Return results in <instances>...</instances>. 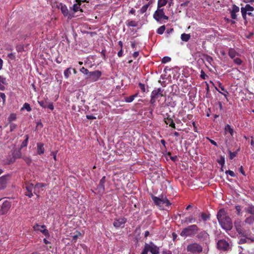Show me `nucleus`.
Returning <instances> with one entry per match:
<instances>
[{
  "instance_id": "nucleus-1",
  "label": "nucleus",
  "mask_w": 254,
  "mask_h": 254,
  "mask_svg": "<svg viewBox=\"0 0 254 254\" xmlns=\"http://www.w3.org/2000/svg\"><path fill=\"white\" fill-rule=\"evenodd\" d=\"M217 218L221 227L226 230H230L233 227V223L231 218L227 215L224 208L219 210L217 214Z\"/></svg>"
},
{
  "instance_id": "nucleus-2",
  "label": "nucleus",
  "mask_w": 254,
  "mask_h": 254,
  "mask_svg": "<svg viewBox=\"0 0 254 254\" xmlns=\"http://www.w3.org/2000/svg\"><path fill=\"white\" fill-rule=\"evenodd\" d=\"M199 230V228L196 224H192L183 229L180 235L184 237H192L195 235Z\"/></svg>"
},
{
  "instance_id": "nucleus-3",
  "label": "nucleus",
  "mask_w": 254,
  "mask_h": 254,
  "mask_svg": "<svg viewBox=\"0 0 254 254\" xmlns=\"http://www.w3.org/2000/svg\"><path fill=\"white\" fill-rule=\"evenodd\" d=\"M151 196L155 204L158 206L160 209H164L163 204H166L167 206L171 205V203L165 195L161 194L159 197H157L151 194Z\"/></svg>"
},
{
  "instance_id": "nucleus-4",
  "label": "nucleus",
  "mask_w": 254,
  "mask_h": 254,
  "mask_svg": "<svg viewBox=\"0 0 254 254\" xmlns=\"http://www.w3.org/2000/svg\"><path fill=\"white\" fill-rule=\"evenodd\" d=\"M187 251L193 254H199L202 252L203 247L199 243H193L187 246Z\"/></svg>"
},
{
  "instance_id": "nucleus-5",
  "label": "nucleus",
  "mask_w": 254,
  "mask_h": 254,
  "mask_svg": "<svg viewBox=\"0 0 254 254\" xmlns=\"http://www.w3.org/2000/svg\"><path fill=\"white\" fill-rule=\"evenodd\" d=\"M254 10V7L249 4H247L245 7H242L241 11L243 19L245 20H247V14L250 16H254V15L252 13V11Z\"/></svg>"
},
{
  "instance_id": "nucleus-6",
  "label": "nucleus",
  "mask_w": 254,
  "mask_h": 254,
  "mask_svg": "<svg viewBox=\"0 0 254 254\" xmlns=\"http://www.w3.org/2000/svg\"><path fill=\"white\" fill-rule=\"evenodd\" d=\"M146 250L147 254L149 251L152 254H159V248L155 245L153 243L151 242L150 244L145 243L144 249Z\"/></svg>"
},
{
  "instance_id": "nucleus-7",
  "label": "nucleus",
  "mask_w": 254,
  "mask_h": 254,
  "mask_svg": "<svg viewBox=\"0 0 254 254\" xmlns=\"http://www.w3.org/2000/svg\"><path fill=\"white\" fill-rule=\"evenodd\" d=\"M196 238L201 242H205L208 240L209 238V235L208 233L204 230H202L197 232L196 234Z\"/></svg>"
},
{
  "instance_id": "nucleus-8",
  "label": "nucleus",
  "mask_w": 254,
  "mask_h": 254,
  "mask_svg": "<svg viewBox=\"0 0 254 254\" xmlns=\"http://www.w3.org/2000/svg\"><path fill=\"white\" fill-rule=\"evenodd\" d=\"M217 248L223 251H226L230 249L229 244L225 240L222 239L218 241L217 244Z\"/></svg>"
},
{
  "instance_id": "nucleus-9",
  "label": "nucleus",
  "mask_w": 254,
  "mask_h": 254,
  "mask_svg": "<svg viewBox=\"0 0 254 254\" xmlns=\"http://www.w3.org/2000/svg\"><path fill=\"white\" fill-rule=\"evenodd\" d=\"M127 222V219L124 217L116 218L113 222V226L116 228H124L125 224Z\"/></svg>"
},
{
  "instance_id": "nucleus-10",
  "label": "nucleus",
  "mask_w": 254,
  "mask_h": 254,
  "mask_svg": "<svg viewBox=\"0 0 254 254\" xmlns=\"http://www.w3.org/2000/svg\"><path fill=\"white\" fill-rule=\"evenodd\" d=\"M101 74V72L99 70L90 71L89 75L86 77V79H89L92 82L96 81L99 79Z\"/></svg>"
},
{
  "instance_id": "nucleus-11",
  "label": "nucleus",
  "mask_w": 254,
  "mask_h": 254,
  "mask_svg": "<svg viewBox=\"0 0 254 254\" xmlns=\"http://www.w3.org/2000/svg\"><path fill=\"white\" fill-rule=\"evenodd\" d=\"M11 203L8 200H5L2 203L0 209V215H4L6 214L10 209Z\"/></svg>"
},
{
  "instance_id": "nucleus-12",
  "label": "nucleus",
  "mask_w": 254,
  "mask_h": 254,
  "mask_svg": "<svg viewBox=\"0 0 254 254\" xmlns=\"http://www.w3.org/2000/svg\"><path fill=\"white\" fill-rule=\"evenodd\" d=\"M61 10L64 17H67L68 18L71 19L73 17V13H70L67 6L63 3H60Z\"/></svg>"
},
{
  "instance_id": "nucleus-13",
  "label": "nucleus",
  "mask_w": 254,
  "mask_h": 254,
  "mask_svg": "<svg viewBox=\"0 0 254 254\" xmlns=\"http://www.w3.org/2000/svg\"><path fill=\"white\" fill-rule=\"evenodd\" d=\"M38 102L40 106L43 108H47L51 110H53L54 109L53 103L48 102L47 100L38 101Z\"/></svg>"
},
{
  "instance_id": "nucleus-14",
  "label": "nucleus",
  "mask_w": 254,
  "mask_h": 254,
  "mask_svg": "<svg viewBox=\"0 0 254 254\" xmlns=\"http://www.w3.org/2000/svg\"><path fill=\"white\" fill-rule=\"evenodd\" d=\"M46 185V184L44 183H37L34 188V193L38 196L39 193L44 191V188H45Z\"/></svg>"
},
{
  "instance_id": "nucleus-15",
  "label": "nucleus",
  "mask_w": 254,
  "mask_h": 254,
  "mask_svg": "<svg viewBox=\"0 0 254 254\" xmlns=\"http://www.w3.org/2000/svg\"><path fill=\"white\" fill-rule=\"evenodd\" d=\"M164 14L163 8H158L153 14V18L157 21H160L162 19V17Z\"/></svg>"
},
{
  "instance_id": "nucleus-16",
  "label": "nucleus",
  "mask_w": 254,
  "mask_h": 254,
  "mask_svg": "<svg viewBox=\"0 0 254 254\" xmlns=\"http://www.w3.org/2000/svg\"><path fill=\"white\" fill-rule=\"evenodd\" d=\"M106 182V176H103L100 180L97 186V190L99 192L103 193L105 191V183Z\"/></svg>"
},
{
  "instance_id": "nucleus-17",
  "label": "nucleus",
  "mask_w": 254,
  "mask_h": 254,
  "mask_svg": "<svg viewBox=\"0 0 254 254\" xmlns=\"http://www.w3.org/2000/svg\"><path fill=\"white\" fill-rule=\"evenodd\" d=\"M163 89H162L161 88H159L157 89L154 90L152 92L151 95L153 96V98L158 99L164 96L163 94Z\"/></svg>"
},
{
  "instance_id": "nucleus-18",
  "label": "nucleus",
  "mask_w": 254,
  "mask_h": 254,
  "mask_svg": "<svg viewBox=\"0 0 254 254\" xmlns=\"http://www.w3.org/2000/svg\"><path fill=\"white\" fill-rule=\"evenodd\" d=\"M10 175H4L0 177V189H3L5 188L8 178H9Z\"/></svg>"
},
{
  "instance_id": "nucleus-19",
  "label": "nucleus",
  "mask_w": 254,
  "mask_h": 254,
  "mask_svg": "<svg viewBox=\"0 0 254 254\" xmlns=\"http://www.w3.org/2000/svg\"><path fill=\"white\" fill-rule=\"evenodd\" d=\"M166 115L167 117L164 118V119L165 124L167 125H169V127L173 128H176V125L174 122L173 119L171 118L169 115L167 114Z\"/></svg>"
},
{
  "instance_id": "nucleus-20",
  "label": "nucleus",
  "mask_w": 254,
  "mask_h": 254,
  "mask_svg": "<svg viewBox=\"0 0 254 254\" xmlns=\"http://www.w3.org/2000/svg\"><path fill=\"white\" fill-rule=\"evenodd\" d=\"M27 192L25 193V195L28 196L29 197H31L33 196L32 190L34 188L32 184H26L25 186Z\"/></svg>"
},
{
  "instance_id": "nucleus-21",
  "label": "nucleus",
  "mask_w": 254,
  "mask_h": 254,
  "mask_svg": "<svg viewBox=\"0 0 254 254\" xmlns=\"http://www.w3.org/2000/svg\"><path fill=\"white\" fill-rule=\"evenodd\" d=\"M199 217H200V219L198 220V223H200L201 221L206 222L210 220V214H206L204 212H201L199 214Z\"/></svg>"
},
{
  "instance_id": "nucleus-22",
  "label": "nucleus",
  "mask_w": 254,
  "mask_h": 254,
  "mask_svg": "<svg viewBox=\"0 0 254 254\" xmlns=\"http://www.w3.org/2000/svg\"><path fill=\"white\" fill-rule=\"evenodd\" d=\"M241 221L240 220L235 221L234 222V226L236 229L237 232L241 235L244 234V231L242 228L241 225Z\"/></svg>"
},
{
  "instance_id": "nucleus-23",
  "label": "nucleus",
  "mask_w": 254,
  "mask_h": 254,
  "mask_svg": "<svg viewBox=\"0 0 254 254\" xmlns=\"http://www.w3.org/2000/svg\"><path fill=\"white\" fill-rule=\"evenodd\" d=\"M218 86L221 89V90L224 92H221L220 91H219V90L218 89L217 87H215V89L219 93L223 95L226 98H227V95L229 94L228 91L225 89L224 86L220 82H218Z\"/></svg>"
},
{
  "instance_id": "nucleus-24",
  "label": "nucleus",
  "mask_w": 254,
  "mask_h": 254,
  "mask_svg": "<svg viewBox=\"0 0 254 254\" xmlns=\"http://www.w3.org/2000/svg\"><path fill=\"white\" fill-rule=\"evenodd\" d=\"M37 154L38 155H41L44 153L45 148L44 147V144L43 143H37Z\"/></svg>"
},
{
  "instance_id": "nucleus-25",
  "label": "nucleus",
  "mask_w": 254,
  "mask_h": 254,
  "mask_svg": "<svg viewBox=\"0 0 254 254\" xmlns=\"http://www.w3.org/2000/svg\"><path fill=\"white\" fill-rule=\"evenodd\" d=\"M195 221V218L192 215H190L188 217H186L184 220H182V223L189 224L194 223Z\"/></svg>"
},
{
  "instance_id": "nucleus-26",
  "label": "nucleus",
  "mask_w": 254,
  "mask_h": 254,
  "mask_svg": "<svg viewBox=\"0 0 254 254\" xmlns=\"http://www.w3.org/2000/svg\"><path fill=\"white\" fill-rule=\"evenodd\" d=\"M245 211L251 215H254V205L249 204L247 207L245 208Z\"/></svg>"
},
{
  "instance_id": "nucleus-27",
  "label": "nucleus",
  "mask_w": 254,
  "mask_h": 254,
  "mask_svg": "<svg viewBox=\"0 0 254 254\" xmlns=\"http://www.w3.org/2000/svg\"><path fill=\"white\" fill-rule=\"evenodd\" d=\"M228 55L231 59H234L236 56L239 55L234 48H230L228 51Z\"/></svg>"
},
{
  "instance_id": "nucleus-28",
  "label": "nucleus",
  "mask_w": 254,
  "mask_h": 254,
  "mask_svg": "<svg viewBox=\"0 0 254 254\" xmlns=\"http://www.w3.org/2000/svg\"><path fill=\"white\" fill-rule=\"evenodd\" d=\"M46 226L45 225H42L41 226V228L42 229H40V231L47 238L50 237V234L48 229L46 228Z\"/></svg>"
},
{
  "instance_id": "nucleus-29",
  "label": "nucleus",
  "mask_w": 254,
  "mask_h": 254,
  "mask_svg": "<svg viewBox=\"0 0 254 254\" xmlns=\"http://www.w3.org/2000/svg\"><path fill=\"white\" fill-rule=\"evenodd\" d=\"M225 132L226 134L227 133H229L230 135L232 136L234 135V129L231 127L227 124L225 127Z\"/></svg>"
},
{
  "instance_id": "nucleus-30",
  "label": "nucleus",
  "mask_w": 254,
  "mask_h": 254,
  "mask_svg": "<svg viewBox=\"0 0 254 254\" xmlns=\"http://www.w3.org/2000/svg\"><path fill=\"white\" fill-rule=\"evenodd\" d=\"M245 222L249 225L253 224L254 222V215H251L250 216L246 218L245 220Z\"/></svg>"
},
{
  "instance_id": "nucleus-31",
  "label": "nucleus",
  "mask_w": 254,
  "mask_h": 254,
  "mask_svg": "<svg viewBox=\"0 0 254 254\" xmlns=\"http://www.w3.org/2000/svg\"><path fill=\"white\" fill-rule=\"evenodd\" d=\"M181 40L184 42H188L190 38V35L189 34L183 33L181 36Z\"/></svg>"
},
{
  "instance_id": "nucleus-32",
  "label": "nucleus",
  "mask_w": 254,
  "mask_h": 254,
  "mask_svg": "<svg viewBox=\"0 0 254 254\" xmlns=\"http://www.w3.org/2000/svg\"><path fill=\"white\" fill-rule=\"evenodd\" d=\"M138 96V94L136 93L133 95L127 97H126L125 99V102L127 103H130L133 101L135 97H136Z\"/></svg>"
},
{
  "instance_id": "nucleus-33",
  "label": "nucleus",
  "mask_w": 254,
  "mask_h": 254,
  "mask_svg": "<svg viewBox=\"0 0 254 254\" xmlns=\"http://www.w3.org/2000/svg\"><path fill=\"white\" fill-rule=\"evenodd\" d=\"M81 3L79 2L75 4H74L73 5V10L74 12H77L78 10H80L81 11H82V9L80 8V6L81 5Z\"/></svg>"
},
{
  "instance_id": "nucleus-34",
  "label": "nucleus",
  "mask_w": 254,
  "mask_h": 254,
  "mask_svg": "<svg viewBox=\"0 0 254 254\" xmlns=\"http://www.w3.org/2000/svg\"><path fill=\"white\" fill-rule=\"evenodd\" d=\"M26 110L27 112H30L32 111V109L30 106V104L28 103H25L21 108V110Z\"/></svg>"
},
{
  "instance_id": "nucleus-35",
  "label": "nucleus",
  "mask_w": 254,
  "mask_h": 254,
  "mask_svg": "<svg viewBox=\"0 0 254 254\" xmlns=\"http://www.w3.org/2000/svg\"><path fill=\"white\" fill-rule=\"evenodd\" d=\"M71 68L69 67V68H66L64 71V76L66 79H67L69 77V75L71 74Z\"/></svg>"
},
{
  "instance_id": "nucleus-36",
  "label": "nucleus",
  "mask_w": 254,
  "mask_h": 254,
  "mask_svg": "<svg viewBox=\"0 0 254 254\" xmlns=\"http://www.w3.org/2000/svg\"><path fill=\"white\" fill-rule=\"evenodd\" d=\"M167 0H158L157 4V8H161L165 6L167 3Z\"/></svg>"
},
{
  "instance_id": "nucleus-37",
  "label": "nucleus",
  "mask_w": 254,
  "mask_h": 254,
  "mask_svg": "<svg viewBox=\"0 0 254 254\" xmlns=\"http://www.w3.org/2000/svg\"><path fill=\"white\" fill-rule=\"evenodd\" d=\"M217 162L218 164L221 165L222 169L225 164V157L223 156H221L220 159L218 160Z\"/></svg>"
},
{
  "instance_id": "nucleus-38",
  "label": "nucleus",
  "mask_w": 254,
  "mask_h": 254,
  "mask_svg": "<svg viewBox=\"0 0 254 254\" xmlns=\"http://www.w3.org/2000/svg\"><path fill=\"white\" fill-rule=\"evenodd\" d=\"M165 29H166L165 26L162 25L158 28V29L157 30V33L158 34L161 35V34H163V33L164 32Z\"/></svg>"
},
{
  "instance_id": "nucleus-39",
  "label": "nucleus",
  "mask_w": 254,
  "mask_h": 254,
  "mask_svg": "<svg viewBox=\"0 0 254 254\" xmlns=\"http://www.w3.org/2000/svg\"><path fill=\"white\" fill-rule=\"evenodd\" d=\"M22 158L28 165H30L31 164L32 159L30 157L26 156H23Z\"/></svg>"
},
{
  "instance_id": "nucleus-40",
  "label": "nucleus",
  "mask_w": 254,
  "mask_h": 254,
  "mask_svg": "<svg viewBox=\"0 0 254 254\" xmlns=\"http://www.w3.org/2000/svg\"><path fill=\"white\" fill-rule=\"evenodd\" d=\"M13 157H14L15 159L22 158L21 152L20 150H18L17 152L14 153L13 154Z\"/></svg>"
},
{
  "instance_id": "nucleus-41",
  "label": "nucleus",
  "mask_w": 254,
  "mask_h": 254,
  "mask_svg": "<svg viewBox=\"0 0 254 254\" xmlns=\"http://www.w3.org/2000/svg\"><path fill=\"white\" fill-rule=\"evenodd\" d=\"M16 119V116L15 114L12 113L11 114L9 117L8 118V121L9 123H11V122L15 121Z\"/></svg>"
},
{
  "instance_id": "nucleus-42",
  "label": "nucleus",
  "mask_w": 254,
  "mask_h": 254,
  "mask_svg": "<svg viewBox=\"0 0 254 254\" xmlns=\"http://www.w3.org/2000/svg\"><path fill=\"white\" fill-rule=\"evenodd\" d=\"M149 4H150V2H149L148 4H146L143 5L140 9V13L142 14L145 13L146 11Z\"/></svg>"
},
{
  "instance_id": "nucleus-43",
  "label": "nucleus",
  "mask_w": 254,
  "mask_h": 254,
  "mask_svg": "<svg viewBox=\"0 0 254 254\" xmlns=\"http://www.w3.org/2000/svg\"><path fill=\"white\" fill-rule=\"evenodd\" d=\"M25 140L22 142L21 144V147H26L27 145L28 141L29 139V136L28 135H26L25 136Z\"/></svg>"
},
{
  "instance_id": "nucleus-44",
  "label": "nucleus",
  "mask_w": 254,
  "mask_h": 254,
  "mask_svg": "<svg viewBox=\"0 0 254 254\" xmlns=\"http://www.w3.org/2000/svg\"><path fill=\"white\" fill-rule=\"evenodd\" d=\"M80 71L85 75H87V76L89 75V73L90 72L89 71V70L87 68H85L84 67H82L80 69Z\"/></svg>"
},
{
  "instance_id": "nucleus-45",
  "label": "nucleus",
  "mask_w": 254,
  "mask_h": 254,
  "mask_svg": "<svg viewBox=\"0 0 254 254\" xmlns=\"http://www.w3.org/2000/svg\"><path fill=\"white\" fill-rule=\"evenodd\" d=\"M229 153V158L230 160L233 159L237 155V152H232L231 151L229 150L228 151Z\"/></svg>"
},
{
  "instance_id": "nucleus-46",
  "label": "nucleus",
  "mask_w": 254,
  "mask_h": 254,
  "mask_svg": "<svg viewBox=\"0 0 254 254\" xmlns=\"http://www.w3.org/2000/svg\"><path fill=\"white\" fill-rule=\"evenodd\" d=\"M15 161V159L14 157H13V156L9 157V158H8L7 159V161H6V164L7 165H9V164H12L13 162H14Z\"/></svg>"
},
{
  "instance_id": "nucleus-47",
  "label": "nucleus",
  "mask_w": 254,
  "mask_h": 254,
  "mask_svg": "<svg viewBox=\"0 0 254 254\" xmlns=\"http://www.w3.org/2000/svg\"><path fill=\"white\" fill-rule=\"evenodd\" d=\"M171 60V58H170L169 57H164L162 58V59L161 60V62H162V63L166 64L168 62H170Z\"/></svg>"
},
{
  "instance_id": "nucleus-48",
  "label": "nucleus",
  "mask_w": 254,
  "mask_h": 254,
  "mask_svg": "<svg viewBox=\"0 0 254 254\" xmlns=\"http://www.w3.org/2000/svg\"><path fill=\"white\" fill-rule=\"evenodd\" d=\"M127 25L128 26H130V27H136L137 26V23L135 21L130 20V21H128Z\"/></svg>"
},
{
  "instance_id": "nucleus-49",
  "label": "nucleus",
  "mask_w": 254,
  "mask_h": 254,
  "mask_svg": "<svg viewBox=\"0 0 254 254\" xmlns=\"http://www.w3.org/2000/svg\"><path fill=\"white\" fill-rule=\"evenodd\" d=\"M0 84H2L4 85L7 84L6 78L1 75H0Z\"/></svg>"
},
{
  "instance_id": "nucleus-50",
  "label": "nucleus",
  "mask_w": 254,
  "mask_h": 254,
  "mask_svg": "<svg viewBox=\"0 0 254 254\" xmlns=\"http://www.w3.org/2000/svg\"><path fill=\"white\" fill-rule=\"evenodd\" d=\"M234 62L237 65H241L242 64L243 62L241 59L237 58L234 59Z\"/></svg>"
},
{
  "instance_id": "nucleus-51",
  "label": "nucleus",
  "mask_w": 254,
  "mask_h": 254,
  "mask_svg": "<svg viewBox=\"0 0 254 254\" xmlns=\"http://www.w3.org/2000/svg\"><path fill=\"white\" fill-rule=\"evenodd\" d=\"M200 77L202 79H205L208 77V76L205 74V72L203 70H201L200 71Z\"/></svg>"
},
{
  "instance_id": "nucleus-52",
  "label": "nucleus",
  "mask_w": 254,
  "mask_h": 254,
  "mask_svg": "<svg viewBox=\"0 0 254 254\" xmlns=\"http://www.w3.org/2000/svg\"><path fill=\"white\" fill-rule=\"evenodd\" d=\"M10 131L12 132L17 127V125L15 124L14 123H11L10 124Z\"/></svg>"
},
{
  "instance_id": "nucleus-53",
  "label": "nucleus",
  "mask_w": 254,
  "mask_h": 254,
  "mask_svg": "<svg viewBox=\"0 0 254 254\" xmlns=\"http://www.w3.org/2000/svg\"><path fill=\"white\" fill-rule=\"evenodd\" d=\"M232 10L234 11L235 13H237L238 12H239V10H240V8L239 7L237 6L235 4H233L232 5Z\"/></svg>"
},
{
  "instance_id": "nucleus-54",
  "label": "nucleus",
  "mask_w": 254,
  "mask_h": 254,
  "mask_svg": "<svg viewBox=\"0 0 254 254\" xmlns=\"http://www.w3.org/2000/svg\"><path fill=\"white\" fill-rule=\"evenodd\" d=\"M225 173L226 174H229L230 176L232 177H235L236 176L235 173L231 170H227L225 172Z\"/></svg>"
},
{
  "instance_id": "nucleus-55",
  "label": "nucleus",
  "mask_w": 254,
  "mask_h": 254,
  "mask_svg": "<svg viewBox=\"0 0 254 254\" xmlns=\"http://www.w3.org/2000/svg\"><path fill=\"white\" fill-rule=\"evenodd\" d=\"M235 209L237 211V215H240V214H241V210H242V209H241V206L240 205H236L235 206Z\"/></svg>"
},
{
  "instance_id": "nucleus-56",
  "label": "nucleus",
  "mask_w": 254,
  "mask_h": 254,
  "mask_svg": "<svg viewBox=\"0 0 254 254\" xmlns=\"http://www.w3.org/2000/svg\"><path fill=\"white\" fill-rule=\"evenodd\" d=\"M237 13H235L234 11H232V10L230 11L231 14V17L233 19H236L237 18V15L236 14Z\"/></svg>"
},
{
  "instance_id": "nucleus-57",
  "label": "nucleus",
  "mask_w": 254,
  "mask_h": 254,
  "mask_svg": "<svg viewBox=\"0 0 254 254\" xmlns=\"http://www.w3.org/2000/svg\"><path fill=\"white\" fill-rule=\"evenodd\" d=\"M138 86L143 92H145V87L144 84L139 82L138 83Z\"/></svg>"
},
{
  "instance_id": "nucleus-58",
  "label": "nucleus",
  "mask_w": 254,
  "mask_h": 254,
  "mask_svg": "<svg viewBox=\"0 0 254 254\" xmlns=\"http://www.w3.org/2000/svg\"><path fill=\"white\" fill-rule=\"evenodd\" d=\"M206 95H205V97L206 98H209V85L207 83H206Z\"/></svg>"
},
{
  "instance_id": "nucleus-59",
  "label": "nucleus",
  "mask_w": 254,
  "mask_h": 254,
  "mask_svg": "<svg viewBox=\"0 0 254 254\" xmlns=\"http://www.w3.org/2000/svg\"><path fill=\"white\" fill-rule=\"evenodd\" d=\"M40 227H41V226L36 223L33 226V228L35 231H38L40 230L39 228Z\"/></svg>"
},
{
  "instance_id": "nucleus-60",
  "label": "nucleus",
  "mask_w": 254,
  "mask_h": 254,
  "mask_svg": "<svg viewBox=\"0 0 254 254\" xmlns=\"http://www.w3.org/2000/svg\"><path fill=\"white\" fill-rule=\"evenodd\" d=\"M213 145L216 146H217L218 145H217V143H216V142H215L214 140H213V139H210V138L209 137H207L206 138Z\"/></svg>"
},
{
  "instance_id": "nucleus-61",
  "label": "nucleus",
  "mask_w": 254,
  "mask_h": 254,
  "mask_svg": "<svg viewBox=\"0 0 254 254\" xmlns=\"http://www.w3.org/2000/svg\"><path fill=\"white\" fill-rule=\"evenodd\" d=\"M58 153V151H54L52 152L51 153V155L53 156L54 159L56 161L57 160V154Z\"/></svg>"
},
{
  "instance_id": "nucleus-62",
  "label": "nucleus",
  "mask_w": 254,
  "mask_h": 254,
  "mask_svg": "<svg viewBox=\"0 0 254 254\" xmlns=\"http://www.w3.org/2000/svg\"><path fill=\"white\" fill-rule=\"evenodd\" d=\"M0 97L2 99L3 102L4 103L6 98L5 94L4 93L0 92Z\"/></svg>"
},
{
  "instance_id": "nucleus-63",
  "label": "nucleus",
  "mask_w": 254,
  "mask_h": 254,
  "mask_svg": "<svg viewBox=\"0 0 254 254\" xmlns=\"http://www.w3.org/2000/svg\"><path fill=\"white\" fill-rule=\"evenodd\" d=\"M86 118L88 120H94L96 119V117L95 116H94L93 115H86Z\"/></svg>"
},
{
  "instance_id": "nucleus-64",
  "label": "nucleus",
  "mask_w": 254,
  "mask_h": 254,
  "mask_svg": "<svg viewBox=\"0 0 254 254\" xmlns=\"http://www.w3.org/2000/svg\"><path fill=\"white\" fill-rule=\"evenodd\" d=\"M239 171L244 176H246V175L245 174V171L244 170L243 166H241V167L239 168Z\"/></svg>"
}]
</instances>
